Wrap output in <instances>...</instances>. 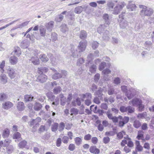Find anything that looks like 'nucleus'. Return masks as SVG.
<instances>
[{
    "label": "nucleus",
    "instance_id": "1",
    "mask_svg": "<svg viewBox=\"0 0 154 154\" xmlns=\"http://www.w3.org/2000/svg\"><path fill=\"white\" fill-rule=\"evenodd\" d=\"M121 88L123 92H125L126 96L129 100L132 98L138 93V91L137 89L131 88L128 90L127 87L125 85L121 86Z\"/></svg>",
    "mask_w": 154,
    "mask_h": 154
},
{
    "label": "nucleus",
    "instance_id": "2",
    "mask_svg": "<svg viewBox=\"0 0 154 154\" xmlns=\"http://www.w3.org/2000/svg\"><path fill=\"white\" fill-rule=\"evenodd\" d=\"M139 7L142 9L140 12V14L141 17L150 16L153 13L152 9L148 8L145 6L139 5Z\"/></svg>",
    "mask_w": 154,
    "mask_h": 154
},
{
    "label": "nucleus",
    "instance_id": "3",
    "mask_svg": "<svg viewBox=\"0 0 154 154\" xmlns=\"http://www.w3.org/2000/svg\"><path fill=\"white\" fill-rule=\"evenodd\" d=\"M125 5L124 2H119L117 4H116V6L114 8L113 10V14L115 15L118 14L125 6Z\"/></svg>",
    "mask_w": 154,
    "mask_h": 154
},
{
    "label": "nucleus",
    "instance_id": "4",
    "mask_svg": "<svg viewBox=\"0 0 154 154\" xmlns=\"http://www.w3.org/2000/svg\"><path fill=\"white\" fill-rule=\"evenodd\" d=\"M119 109L122 112H127L128 114L132 113L134 111V109L131 106H128L127 107L121 106L120 107Z\"/></svg>",
    "mask_w": 154,
    "mask_h": 154
},
{
    "label": "nucleus",
    "instance_id": "5",
    "mask_svg": "<svg viewBox=\"0 0 154 154\" xmlns=\"http://www.w3.org/2000/svg\"><path fill=\"white\" fill-rule=\"evenodd\" d=\"M7 73L10 78L13 79L17 77V74L15 72L14 69L12 67H9L7 69Z\"/></svg>",
    "mask_w": 154,
    "mask_h": 154
},
{
    "label": "nucleus",
    "instance_id": "6",
    "mask_svg": "<svg viewBox=\"0 0 154 154\" xmlns=\"http://www.w3.org/2000/svg\"><path fill=\"white\" fill-rule=\"evenodd\" d=\"M38 52L37 50L35 51H32V53H33L35 56L32 57L30 59V60L34 65H37L39 63V59L36 56L38 55Z\"/></svg>",
    "mask_w": 154,
    "mask_h": 154
},
{
    "label": "nucleus",
    "instance_id": "7",
    "mask_svg": "<svg viewBox=\"0 0 154 154\" xmlns=\"http://www.w3.org/2000/svg\"><path fill=\"white\" fill-rule=\"evenodd\" d=\"M119 118L120 120L119 124L120 127L123 126L125 124L127 123L129 120V118L127 116H125L123 118L122 116H119Z\"/></svg>",
    "mask_w": 154,
    "mask_h": 154
},
{
    "label": "nucleus",
    "instance_id": "8",
    "mask_svg": "<svg viewBox=\"0 0 154 154\" xmlns=\"http://www.w3.org/2000/svg\"><path fill=\"white\" fill-rule=\"evenodd\" d=\"M142 100L140 98H135L129 102V103L134 106L137 107L141 103H142Z\"/></svg>",
    "mask_w": 154,
    "mask_h": 154
},
{
    "label": "nucleus",
    "instance_id": "9",
    "mask_svg": "<svg viewBox=\"0 0 154 154\" xmlns=\"http://www.w3.org/2000/svg\"><path fill=\"white\" fill-rule=\"evenodd\" d=\"M87 41H82L79 43L78 46V49L79 52L84 51L86 46Z\"/></svg>",
    "mask_w": 154,
    "mask_h": 154
},
{
    "label": "nucleus",
    "instance_id": "10",
    "mask_svg": "<svg viewBox=\"0 0 154 154\" xmlns=\"http://www.w3.org/2000/svg\"><path fill=\"white\" fill-rule=\"evenodd\" d=\"M40 72L39 73L40 75L37 77V80L40 82L43 83L45 82L48 79L47 76L45 75Z\"/></svg>",
    "mask_w": 154,
    "mask_h": 154
},
{
    "label": "nucleus",
    "instance_id": "11",
    "mask_svg": "<svg viewBox=\"0 0 154 154\" xmlns=\"http://www.w3.org/2000/svg\"><path fill=\"white\" fill-rule=\"evenodd\" d=\"M111 72V70L109 69H105L102 71V73L104 75L103 78L105 80L107 81L110 79V77H108L107 75L110 74Z\"/></svg>",
    "mask_w": 154,
    "mask_h": 154
},
{
    "label": "nucleus",
    "instance_id": "12",
    "mask_svg": "<svg viewBox=\"0 0 154 154\" xmlns=\"http://www.w3.org/2000/svg\"><path fill=\"white\" fill-rule=\"evenodd\" d=\"M41 119L40 117H37L35 120H32L30 122V125L32 126L34 125V127L38 126L39 123L41 122Z\"/></svg>",
    "mask_w": 154,
    "mask_h": 154
},
{
    "label": "nucleus",
    "instance_id": "13",
    "mask_svg": "<svg viewBox=\"0 0 154 154\" xmlns=\"http://www.w3.org/2000/svg\"><path fill=\"white\" fill-rule=\"evenodd\" d=\"M119 26L121 29L126 28L128 26V22L126 20H119Z\"/></svg>",
    "mask_w": 154,
    "mask_h": 154
},
{
    "label": "nucleus",
    "instance_id": "14",
    "mask_svg": "<svg viewBox=\"0 0 154 154\" xmlns=\"http://www.w3.org/2000/svg\"><path fill=\"white\" fill-rule=\"evenodd\" d=\"M13 104L9 101H7L2 104V107L4 109H8L13 106Z\"/></svg>",
    "mask_w": 154,
    "mask_h": 154
},
{
    "label": "nucleus",
    "instance_id": "15",
    "mask_svg": "<svg viewBox=\"0 0 154 154\" xmlns=\"http://www.w3.org/2000/svg\"><path fill=\"white\" fill-rule=\"evenodd\" d=\"M51 69L55 72L52 76L53 79L54 80H56L62 77V76L61 75V74L59 72H57L56 70L54 68H51Z\"/></svg>",
    "mask_w": 154,
    "mask_h": 154
},
{
    "label": "nucleus",
    "instance_id": "16",
    "mask_svg": "<svg viewBox=\"0 0 154 154\" xmlns=\"http://www.w3.org/2000/svg\"><path fill=\"white\" fill-rule=\"evenodd\" d=\"M131 2L129 1L128 4L126 8L130 11H135L137 8V6L135 4L131 3Z\"/></svg>",
    "mask_w": 154,
    "mask_h": 154
},
{
    "label": "nucleus",
    "instance_id": "17",
    "mask_svg": "<svg viewBox=\"0 0 154 154\" xmlns=\"http://www.w3.org/2000/svg\"><path fill=\"white\" fill-rule=\"evenodd\" d=\"M117 1H110L108 2L107 5L109 9L111 10L114 8V7L117 3Z\"/></svg>",
    "mask_w": 154,
    "mask_h": 154
},
{
    "label": "nucleus",
    "instance_id": "18",
    "mask_svg": "<svg viewBox=\"0 0 154 154\" xmlns=\"http://www.w3.org/2000/svg\"><path fill=\"white\" fill-rule=\"evenodd\" d=\"M9 61L11 65H14L17 63L18 58L14 55L13 56L10 57Z\"/></svg>",
    "mask_w": 154,
    "mask_h": 154
},
{
    "label": "nucleus",
    "instance_id": "19",
    "mask_svg": "<svg viewBox=\"0 0 154 154\" xmlns=\"http://www.w3.org/2000/svg\"><path fill=\"white\" fill-rule=\"evenodd\" d=\"M80 96L82 98L81 100L82 101H83L84 99L85 98H87V99H91L92 98V95L89 93H86L85 94L80 95Z\"/></svg>",
    "mask_w": 154,
    "mask_h": 154
},
{
    "label": "nucleus",
    "instance_id": "20",
    "mask_svg": "<svg viewBox=\"0 0 154 154\" xmlns=\"http://www.w3.org/2000/svg\"><path fill=\"white\" fill-rule=\"evenodd\" d=\"M12 53H13L14 55L19 57L21 54L20 48L18 47H15Z\"/></svg>",
    "mask_w": 154,
    "mask_h": 154
},
{
    "label": "nucleus",
    "instance_id": "21",
    "mask_svg": "<svg viewBox=\"0 0 154 154\" xmlns=\"http://www.w3.org/2000/svg\"><path fill=\"white\" fill-rule=\"evenodd\" d=\"M89 150L91 152L94 154H99L100 153L99 149L97 148L94 146H91Z\"/></svg>",
    "mask_w": 154,
    "mask_h": 154
},
{
    "label": "nucleus",
    "instance_id": "22",
    "mask_svg": "<svg viewBox=\"0 0 154 154\" xmlns=\"http://www.w3.org/2000/svg\"><path fill=\"white\" fill-rule=\"evenodd\" d=\"M39 28V31L40 35L42 37H45L46 35V28L45 26H40Z\"/></svg>",
    "mask_w": 154,
    "mask_h": 154
},
{
    "label": "nucleus",
    "instance_id": "23",
    "mask_svg": "<svg viewBox=\"0 0 154 154\" xmlns=\"http://www.w3.org/2000/svg\"><path fill=\"white\" fill-rule=\"evenodd\" d=\"M8 78L5 74H2L0 75V82L3 84H6L7 82Z\"/></svg>",
    "mask_w": 154,
    "mask_h": 154
},
{
    "label": "nucleus",
    "instance_id": "24",
    "mask_svg": "<svg viewBox=\"0 0 154 154\" xmlns=\"http://www.w3.org/2000/svg\"><path fill=\"white\" fill-rule=\"evenodd\" d=\"M143 133L144 132L142 131H138L137 138L139 140H142L143 141H145L143 136Z\"/></svg>",
    "mask_w": 154,
    "mask_h": 154
},
{
    "label": "nucleus",
    "instance_id": "25",
    "mask_svg": "<svg viewBox=\"0 0 154 154\" xmlns=\"http://www.w3.org/2000/svg\"><path fill=\"white\" fill-rule=\"evenodd\" d=\"M17 107L19 110L20 111L23 110L25 108L24 103L22 102H19L17 103Z\"/></svg>",
    "mask_w": 154,
    "mask_h": 154
},
{
    "label": "nucleus",
    "instance_id": "26",
    "mask_svg": "<svg viewBox=\"0 0 154 154\" xmlns=\"http://www.w3.org/2000/svg\"><path fill=\"white\" fill-rule=\"evenodd\" d=\"M29 43L28 41L26 40L23 41L21 43L20 46L23 48H27L29 46Z\"/></svg>",
    "mask_w": 154,
    "mask_h": 154
},
{
    "label": "nucleus",
    "instance_id": "27",
    "mask_svg": "<svg viewBox=\"0 0 154 154\" xmlns=\"http://www.w3.org/2000/svg\"><path fill=\"white\" fill-rule=\"evenodd\" d=\"M54 22L53 21H51L48 23L45 24V26L47 29L51 31V29L54 26Z\"/></svg>",
    "mask_w": 154,
    "mask_h": 154
},
{
    "label": "nucleus",
    "instance_id": "28",
    "mask_svg": "<svg viewBox=\"0 0 154 154\" xmlns=\"http://www.w3.org/2000/svg\"><path fill=\"white\" fill-rule=\"evenodd\" d=\"M62 90V88L61 87L58 86L56 87H55L53 89V92L55 94H58Z\"/></svg>",
    "mask_w": 154,
    "mask_h": 154
},
{
    "label": "nucleus",
    "instance_id": "29",
    "mask_svg": "<svg viewBox=\"0 0 154 154\" xmlns=\"http://www.w3.org/2000/svg\"><path fill=\"white\" fill-rule=\"evenodd\" d=\"M103 19L105 20L106 24L109 25L110 22L109 21V16L107 14H103Z\"/></svg>",
    "mask_w": 154,
    "mask_h": 154
},
{
    "label": "nucleus",
    "instance_id": "30",
    "mask_svg": "<svg viewBox=\"0 0 154 154\" xmlns=\"http://www.w3.org/2000/svg\"><path fill=\"white\" fill-rule=\"evenodd\" d=\"M9 130L8 128H6L3 131L2 136L4 138L7 137L9 136Z\"/></svg>",
    "mask_w": 154,
    "mask_h": 154
},
{
    "label": "nucleus",
    "instance_id": "31",
    "mask_svg": "<svg viewBox=\"0 0 154 154\" xmlns=\"http://www.w3.org/2000/svg\"><path fill=\"white\" fill-rule=\"evenodd\" d=\"M83 8L82 6H78L74 9V12L77 14H80L83 11Z\"/></svg>",
    "mask_w": 154,
    "mask_h": 154
},
{
    "label": "nucleus",
    "instance_id": "32",
    "mask_svg": "<svg viewBox=\"0 0 154 154\" xmlns=\"http://www.w3.org/2000/svg\"><path fill=\"white\" fill-rule=\"evenodd\" d=\"M87 34L86 32L84 30H82L80 33L79 37L82 39L85 38L87 37Z\"/></svg>",
    "mask_w": 154,
    "mask_h": 154
},
{
    "label": "nucleus",
    "instance_id": "33",
    "mask_svg": "<svg viewBox=\"0 0 154 154\" xmlns=\"http://www.w3.org/2000/svg\"><path fill=\"white\" fill-rule=\"evenodd\" d=\"M109 32L107 30H106L103 33V39L106 41H108L109 40V37L108 36Z\"/></svg>",
    "mask_w": 154,
    "mask_h": 154
},
{
    "label": "nucleus",
    "instance_id": "34",
    "mask_svg": "<svg viewBox=\"0 0 154 154\" xmlns=\"http://www.w3.org/2000/svg\"><path fill=\"white\" fill-rule=\"evenodd\" d=\"M97 67L96 65L92 64L89 68V71L92 73H94L96 70Z\"/></svg>",
    "mask_w": 154,
    "mask_h": 154
},
{
    "label": "nucleus",
    "instance_id": "35",
    "mask_svg": "<svg viewBox=\"0 0 154 154\" xmlns=\"http://www.w3.org/2000/svg\"><path fill=\"white\" fill-rule=\"evenodd\" d=\"M27 142L25 140H23L20 142L18 144V146L21 148H23L25 147L27 144Z\"/></svg>",
    "mask_w": 154,
    "mask_h": 154
},
{
    "label": "nucleus",
    "instance_id": "36",
    "mask_svg": "<svg viewBox=\"0 0 154 154\" xmlns=\"http://www.w3.org/2000/svg\"><path fill=\"white\" fill-rule=\"evenodd\" d=\"M42 106L41 103H36L34 106V109L35 110H39L42 107Z\"/></svg>",
    "mask_w": 154,
    "mask_h": 154
},
{
    "label": "nucleus",
    "instance_id": "37",
    "mask_svg": "<svg viewBox=\"0 0 154 154\" xmlns=\"http://www.w3.org/2000/svg\"><path fill=\"white\" fill-rule=\"evenodd\" d=\"M70 112L71 116L73 115V114L76 115L79 113V110L76 108H72L70 109Z\"/></svg>",
    "mask_w": 154,
    "mask_h": 154
},
{
    "label": "nucleus",
    "instance_id": "38",
    "mask_svg": "<svg viewBox=\"0 0 154 154\" xmlns=\"http://www.w3.org/2000/svg\"><path fill=\"white\" fill-rule=\"evenodd\" d=\"M71 56L73 57H77L78 56V52L76 50H75L73 48H72L71 50Z\"/></svg>",
    "mask_w": 154,
    "mask_h": 154
},
{
    "label": "nucleus",
    "instance_id": "39",
    "mask_svg": "<svg viewBox=\"0 0 154 154\" xmlns=\"http://www.w3.org/2000/svg\"><path fill=\"white\" fill-rule=\"evenodd\" d=\"M63 18V16L61 14H60L56 16L55 20L56 22H60L62 21Z\"/></svg>",
    "mask_w": 154,
    "mask_h": 154
},
{
    "label": "nucleus",
    "instance_id": "40",
    "mask_svg": "<svg viewBox=\"0 0 154 154\" xmlns=\"http://www.w3.org/2000/svg\"><path fill=\"white\" fill-rule=\"evenodd\" d=\"M146 116L147 113L145 112L139 114L137 116V117L139 119H143L145 118Z\"/></svg>",
    "mask_w": 154,
    "mask_h": 154
},
{
    "label": "nucleus",
    "instance_id": "41",
    "mask_svg": "<svg viewBox=\"0 0 154 154\" xmlns=\"http://www.w3.org/2000/svg\"><path fill=\"white\" fill-rule=\"evenodd\" d=\"M106 27L105 24L101 25L97 29V31L99 33H101L104 31V28Z\"/></svg>",
    "mask_w": 154,
    "mask_h": 154
},
{
    "label": "nucleus",
    "instance_id": "42",
    "mask_svg": "<svg viewBox=\"0 0 154 154\" xmlns=\"http://www.w3.org/2000/svg\"><path fill=\"white\" fill-rule=\"evenodd\" d=\"M99 52L97 50L95 51L94 54H90L89 55H88V59L89 60V58H92L93 57L95 56V57H98L99 56Z\"/></svg>",
    "mask_w": 154,
    "mask_h": 154
},
{
    "label": "nucleus",
    "instance_id": "43",
    "mask_svg": "<svg viewBox=\"0 0 154 154\" xmlns=\"http://www.w3.org/2000/svg\"><path fill=\"white\" fill-rule=\"evenodd\" d=\"M75 143L77 145H79L82 143V139L79 137H76L74 139Z\"/></svg>",
    "mask_w": 154,
    "mask_h": 154
},
{
    "label": "nucleus",
    "instance_id": "44",
    "mask_svg": "<svg viewBox=\"0 0 154 154\" xmlns=\"http://www.w3.org/2000/svg\"><path fill=\"white\" fill-rule=\"evenodd\" d=\"M61 31L63 33H65L68 31V28L66 24H63L61 26Z\"/></svg>",
    "mask_w": 154,
    "mask_h": 154
},
{
    "label": "nucleus",
    "instance_id": "45",
    "mask_svg": "<svg viewBox=\"0 0 154 154\" xmlns=\"http://www.w3.org/2000/svg\"><path fill=\"white\" fill-rule=\"evenodd\" d=\"M47 97L51 101L54 100L55 96L53 94L52 92H49L47 93Z\"/></svg>",
    "mask_w": 154,
    "mask_h": 154
},
{
    "label": "nucleus",
    "instance_id": "46",
    "mask_svg": "<svg viewBox=\"0 0 154 154\" xmlns=\"http://www.w3.org/2000/svg\"><path fill=\"white\" fill-rule=\"evenodd\" d=\"M40 58L43 62H47L48 60V58L44 54H41L40 55Z\"/></svg>",
    "mask_w": 154,
    "mask_h": 154
},
{
    "label": "nucleus",
    "instance_id": "47",
    "mask_svg": "<svg viewBox=\"0 0 154 154\" xmlns=\"http://www.w3.org/2000/svg\"><path fill=\"white\" fill-rule=\"evenodd\" d=\"M33 98V97L31 95H26L24 96V99L26 101H31Z\"/></svg>",
    "mask_w": 154,
    "mask_h": 154
},
{
    "label": "nucleus",
    "instance_id": "48",
    "mask_svg": "<svg viewBox=\"0 0 154 154\" xmlns=\"http://www.w3.org/2000/svg\"><path fill=\"white\" fill-rule=\"evenodd\" d=\"M106 66V63L104 62H102L99 65V69L101 71L103 70L105 67Z\"/></svg>",
    "mask_w": 154,
    "mask_h": 154
},
{
    "label": "nucleus",
    "instance_id": "49",
    "mask_svg": "<svg viewBox=\"0 0 154 154\" xmlns=\"http://www.w3.org/2000/svg\"><path fill=\"white\" fill-rule=\"evenodd\" d=\"M96 123H99L97 127L98 130L100 131H102L104 128L103 125H102V124L100 123V122L99 120L97 121Z\"/></svg>",
    "mask_w": 154,
    "mask_h": 154
},
{
    "label": "nucleus",
    "instance_id": "50",
    "mask_svg": "<svg viewBox=\"0 0 154 154\" xmlns=\"http://www.w3.org/2000/svg\"><path fill=\"white\" fill-rule=\"evenodd\" d=\"M85 60L83 58L79 59L77 62L76 64L77 66H80L84 62Z\"/></svg>",
    "mask_w": 154,
    "mask_h": 154
},
{
    "label": "nucleus",
    "instance_id": "51",
    "mask_svg": "<svg viewBox=\"0 0 154 154\" xmlns=\"http://www.w3.org/2000/svg\"><path fill=\"white\" fill-rule=\"evenodd\" d=\"M125 133L124 131H122L121 132L118 133L117 134V137H118L120 139H122L123 136L125 135Z\"/></svg>",
    "mask_w": 154,
    "mask_h": 154
},
{
    "label": "nucleus",
    "instance_id": "52",
    "mask_svg": "<svg viewBox=\"0 0 154 154\" xmlns=\"http://www.w3.org/2000/svg\"><path fill=\"white\" fill-rule=\"evenodd\" d=\"M20 134L18 132H17L13 134V139H17L20 138Z\"/></svg>",
    "mask_w": 154,
    "mask_h": 154
},
{
    "label": "nucleus",
    "instance_id": "53",
    "mask_svg": "<svg viewBox=\"0 0 154 154\" xmlns=\"http://www.w3.org/2000/svg\"><path fill=\"white\" fill-rule=\"evenodd\" d=\"M133 125L134 127L136 128H138L140 126L141 124L139 121L135 120L134 122Z\"/></svg>",
    "mask_w": 154,
    "mask_h": 154
},
{
    "label": "nucleus",
    "instance_id": "54",
    "mask_svg": "<svg viewBox=\"0 0 154 154\" xmlns=\"http://www.w3.org/2000/svg\"><path fill=\"white\" fill-rule=\"evenodd\" d=\"M58 124L57 123H54L52 126L51 129L53 131H56L57 129Z\"/></svg>",
    "mask_w": 154,
    "mask_h": 154
},
{
    "label": "nucleus",
    "instance_id": "55",
    "mask_svg": "<svg viewBox=\"0 0 154 154\" xmlns=\"http://www.w3.org/2000/svg\"><path fill=\"white\" fill-rule=\"evenodd\" d=\"M103 90L101 88H100L98 91L95 92V94L97 95L99 97H100L103 95L102 94V92Z\"/></svg>",
    "mask_w": 154,
    "mask_h": 154
},
{
    "label": "nucleus",
    "instance_id": "56",
    "mask_svg": "<svg viewBox=\"0 0 154 154\" xmlns=\"http://www.w3.org/2000/svg\"><path fill=\"white\" fill-rule=\"evenodd\" d=\"M137 107H138V109L139 111H142L144 110V106L142 104V102Z\"/></svg>",
    "mask_w": 154,
    "mask_h": 154
},
{
    "label": "nucleus",
    "instance_id": "57",
    "mask_svg": "<svg viewBox=\"0 0 154 154\" xmlns=\"http://www.w3.org/2000/svg\"><path fill=\"white\" fill-rule=\"evenodd\" d=\"M7 98V97L5 94H0V101H3L6 100Z\"/></svg>",
    "mask_w": 154,
    "mask_h": 154
},
{
    "label": "nucleus",
    "instance_id": "58",
    "mask_svg": "<svg viewBox=\"0 0 154 154\" xmlns=\"http://www.w3.org/2000/svg\"><path fill=\"white\" fill-rule=\"evenodd\" d=\"M11 141L9 139L5 140L4 141L3 144V146L4 147L8 146L11 142Z\"/></svg>",
    "mask_w": 154,
    "mask_h": 154
},
{
    "label": "nucleus",
    "instance_id": "59",
    "mask_svg": "<svg viewBox=\"0 0 154 154\" xmlns=\"http://www.w3.org/2000/svg\"><path fill=\"white\" fill-rule=\"evenodd\" d=\"M7 152L8 154L11 153L13 150V147L12 146H10L7 148Z\"/></svg>",
    "mask_w": 154,
    "mask_h": 154
},
{
    "label": "nucleus",
    "instance_id": "60",
    "mask_svg": "<svg viewBox=\"0 0 154 154\" xmlns=\"http://www.w3.org/2000/svg\"><path fill=\"white\" fill-rule=\"evenodd\" d=\"M113 83L116 85H118L120 83V79L119 77L115 78L113 81Z\"/></svg>",
    "mask_w": 154,
    "mask_h": 154
},
{
    "label": "nucleus",
    "instance_id": "61",
    "mask_svg": "<svg viewBox=\"0 0 154 154\" xmlns=\"http://www.w3.org/2000/svg\"><path fill=\"white\" fill-rule=\"evenodd\" d=\"M69 138L68 137L64 136L62 138V141L64 143H67L69 142Z\"/></svg>",
    "mask_w": 154,
    "mask_h": 154
},
{
    "label": "nucleus",
    "instance_id": "62",
    "mask_svg": "<svg viewBox=\"0 0 154 154\" xmlns=\"http://www.w3.org/2000/svg\"><path fill=\"white\" fill-rule=\"evenodd\" d=\"M98 43L96 41H94L92 43V48L94 49H96L98 47Z\"/></svg>",
    "mask_w": 154,
    "mask_h": 154
},
{
    "label": "nucleus",
    "instance_id": "63",
    "mask_svg": "<svg viewBox=\"0 0 154 154\" xmlns=\"http://www.w3.org/2000/svg\"><path fill=\"white\" fill-rule=\"evenodd\" d=\"M65 125L63 122H61L60 124V125L59 127V130L60 131H63Z\"/></svg>",
    "mask_w": 154,
    "mask_h": 154
},
{
    "label": "nucleus",
    "instance_id": "64",
    "mask_svg": "<svg viewBox=\"0 0 154 154\" xmlns=\"http://www.w3.org/2000/svg\"><path fill=\"white\" fill-rule=\"evenodd\" d=\"M106 114L108 118L109 119H112L114 117L112 116V114L110 113V111L109 110L106 112Z\"/></svg>",
    "mask_w": 154,
    "mask_h": 154
}]
</instances>
